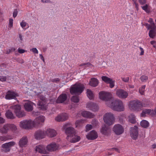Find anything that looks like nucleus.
<instances>
[{"mask_svg": "<svg viewBox=\"0 0 156 156\" xmlns=\"http://www.w3.org/2000/svg\"><path fill=\"white\" fill-rule=\"evenodd\" d=\"M67 139L70 142L75 143L79 141L80 140V136L76 134V133L70 136L69 137V139Z\"/></svg>", "mask_w": 156, "mask_h": 156, "instance_id": "obj_22", "label": "nucleus"}, {"mask_svg": "<svg viewBox=\"0 0 156 156\" xmlns=\"http://www.w3.org/2000/svg\"><path fill=\"white\" fill-rule=\"evenodd\" d=\"M86 131H88L92 129V126L90 124H87L86 125Z\"/></svg>", "mask_w": 156, "mask_h": 156, "instance_id": "obj_48", "label": "nucleus"}, {"mask_svg": "<svg viewBox=\"0 0 156 156\" xmlns=\"http://www.w3.org/2000/svg\"><path fill=\"white\" fill-rule=\"evenodd\" d=\"M87 97L90 100H92L94 98V95L92 91L90 90L87 89Z\"/></svg>", "mask_w": 156, "mask_h": 156, "instance_id": "obj_32", "label": "nucleus"}, {"mask_svg": "<svg viewBox=\"0 0 156 156\" xmlns=\"http://www.w3.org/2000/svg\"><path fill=\"white\" fill-rule=\"evenodd\" d=\"M133 2L134 3V4H135V8L137 9L138 8V4L136 2V1L135 0H133Z\"/></svg>", "mask_w": 156, "mask_h": 156, "instance_id": "obj_61", "label": "nucleus"}, {"mask_svg": "<svg viewBox=\"0 0 156 156\" xmlns=\"http://www.w3.org/2000/svg\"><path fill=\"white\" fill-rule=\"evenodd\" d=\"M86 107L94 112L97 111L98 109V107L96 103L91 102L87 103Z\"/></svg>", "mask_w": 156, "mask_h": 156, "instance_id": "obj_15", "label": "nucleus"}, {"mask_svg": "<svg viewBox=\"0 0 156 156\" xmlns=\"http://www.w3.org/2000/svg\"><path fill=\"white\" fill-rule=\"evenodd\" d=\"M139 48L140 50V55H144V50L143 48L140 47H139Z\"/></svg>", "mask_w": 156, "mask_h": 156, "instance_id": "obj_55", "label": "nucleus"}, {"mask_svg": "<svg viewBox=\"0 0 156 156\" xmlns=\"http://www.w3.org/2000/svg\"><path fill=\"white\" fill-rule=\"evenodd\" d=\"M71 100L72 101L76 103L78 102L79 101V97L77 96H73L71 98Z\"/></svg>", "mask_w": 156, "mask_h": 156, "instance_id": "obj_44", "label": "nucleus"}, {"mask_svg": "<svg viewBox=\"0 0 156 156\" xmlns=\"http://www.w3.org/2000/svg\"><path fill=\"white\" fill-rule=\"evenodd\" d=\"M8 140V138L6 136H0V141H5Z\"/></svg>", "mask_w": 156, "mask_h": 156, "instance_id": "obj_49", "label": "nucleus"}, {"mask_svg": "<svg viewBox=\"0 0 156 156\" xmlns=\"http://www.w3.org/2000/svg\"><path fill=\"white\" fill-rule=\"evenodd\" d=\"M46 133L48 136L51 137L55 136L56 134V131L54 129H47Z\"/></svg>", "mask_w": 156, "mask_h": 156, "instance_id": "obj_27", "label": "nucleus"}, {"mask_svg": "<svg viewBox=\"0 0 156 156\" xmlns=\"http://www.w3.org/2000/svg\"><path fill=\"white\" fill-rule=\"evenodd\" d=\"M148 22L150 23V24H149L150 25V27H152L153 24L154 25V27H155V24L154 23L153 19L152 18H150L149 19V20H148Z\"/></svg>", "mask_w": 156, "mask_h": 156, "instance_id": "obj_47", "label": "nucleus"}, {"mask_svg": "<svg viewBox=\"0 0 156 156\" xmlns=\"http://www.w3.org/2000/svg\"><path fill=\"white\" fill-rule=\"evenodd\" d=\"M17 126L14 124L7 123L3 126L0 129V132L2 134H6L9 131L15 132L17 129Z\"/></svg>", "mask_w": 156, "mask_h": 156, "instance_id": "obj_2", "label": "nucleus"}, {"mask_svg": "<svg viewBox=\"0 0 156 156\" xmlns=\"http://www.w3.org/2000/svg\"><path fill=\"white\" fill-rule=\"evenodd\" d=\"M65 133L67 135V138L69 139V137L72 136L74 133H76V131L74 128L69 127H67L65 130Z\"/></svg>", "mask_w": 156, "mask_h": 156, "instance_id": "obj_20", "label": "nucleus"}, {"mask_svg": "<svg viewBox=\"0 0 156 156\" xmlns=\"http://www.w3.org/2000/svg\"><path fill=\"white\" fill-rule=\"evenodd\" d=\"M5 119L0 116V124H2L5 122Z\"/></svg>", "mask_w": 156, "mask_h": 156, "instance_id": "obj_60", "label": "nucleus"}, {"mask_svg": "<svg viewBox=\"0 0 156 156\" xmlns=\"http://www.w3.org/2000/svg\"><path fill=\"white\" fill-rule=\"evenodd\" d=\"M142 106L141 102L138 100H133L130 101L129 104V107L131 110L139 111Z\"/></svg>", "mask_w": 156, "mask_h": 156, "instance_id": "obj_7", "label": "nucleus"}, {"mask_svg": "<svg viewBox=\"0 0 156 156\" xmlns=\"http://www.w3.org/2000/svg\"><path fill=\"white\" fill-rule=\"evenodd\" d=\"M84 122V121L82 119L77 120L75 123L76 127H77L82 126Z\"/></svg>", "mask_w": 156, "mask_h": 156, "instance_id": "obj_37", "label": "nucleus"}, {"mask_svg": "<svg viewBox=\"0 0 156 156\" xmlns=\"http://www.w3.org/2000/svg\"><path fill=\"white\" fill-rule=\"evenodd\" d=\"M142 9L144 10L146 12L148 13L149 12V10L148 8V5L147 4L143 6H141Z\"/></svg>", "mask_w": 156, "mask_h": 156, "instance_id": "obj_45", "label": "nucleus"}, {"mask_svg": "<svg viewBox=\"0 0 156 156\" xmlns=\"http://www.w3.org/2000/svg\"><path fill=\"white\" fill-rule=\"evenodd\" d=\"M140 79L142 82H146L148 80V77L146 75H143L141 76Z\"/></svg>", "mask_w": 156, "mask_h": 156, "instance_id": "obj_43", "label": "nucleus"}, {"mask_svg": "<svg viewBox=\"0 0 156 156\" xmlns=\"http://www.w3.org/2000/svg\"><path fill=\"white\" fill-rule=\"evenodd\" d=\"M129 121L132 123L134 124L136 122L135 116L133 114H130L129 116Z\"/></svg>", "mask_w": 156, "mask_h": 156, "instance_id": "obj_35", "label": "nucleus"}, {"mask_svg": "<svg viewBox=\"0 0 156 156\" xmlns=\"http://www.w3.org/2000/svg\"><path fill=\"white\" fill-rule=\"evenodd\" d=\"M12 108L14 109V112L15 113L16 112V111L18 112L21 110V107L20 105H16L12 106Z\"/></svg>", "mask_w": 156, "mask_h": 156, "instance_id": "obj_39", "label": "nucleus"}, {"mask_svg": "<svg viewBox=\"0 0 156 156\" xmlns=\"http://www.w3.org/2000/svg\"><path fill=\"white\" fill-rule=\"evenodd\" d=\"M113 131L117 135H120L124 132V128L119 124L115 125L113 128Z\"/></svg>", "mask_w": 156, "mask_h": 156, "instance_id": "obj_10", "label": "nucleus"}, {"mask_svg": "<svg viewBox=\"0 0 156 156\" xmlns=\"http://www.w3.org/2000/svg\"><path fill=\"white\" fill-rule=\"evenodd\" d=\"M15 113L16 116L19 118L23 117L26 115L25 112L23 111H21V110L18 112L16 111Z\"/></svg>", "mask_w": 156, "mask_h": 156, "instance_id": "obj_34", "label": "nucleus"}, {"mask_svg": "<svg viewBox=\"0 0 156 156\" xmlns=\"http://www.w3.org/2000/svg\"><path fill=\"white\" fill-rule=\"evenodd\" d=\"M45 132L42 130H38L35 134V138L37 139H40L43 138L45 135Z\"/></svg>", "mask_w": 156, "mask_h": 156, "instance_id": "obj_25", "label": "nucleus"}, {"mask_svg": "<svg viewBox=\"0 0 156 156\" xmlns=\"http://www.w3.org/2000/svg\"><path fill=\"white\" fill-rule=\"evenodd\" d=\"M33 105H36L30 101H28L24 105V108L26 111L30 112L33 109Z\"/></svg>", "mask_w": 156, "mask_h": 156, "instance_id": "obj_19", "label": "nucleus"}, {"mask_svg": "<svg viewBox=\"0 0 156 156\" xmlns=\"http://www.w3.org/2000/svg\"><path fill=\"white\" fill-rule=\"evenodd\" d=\"M18 13V12L16 9L14 10L13 14V16L14 18H15L17 16Z\"/></svg>", "mask_w": 156, "mask_h": 156, "instance_id": "obj_53", "label": "nucleus"}, {"mask_svg": "<svg viewBox=\"0 0 156 156\" xmlns=\"http://www.w3.org/2000/svg\"><path fill=\"white\" fill-rule=\"evenodd\" d=\"M98 137L97 133L94 130H92L89 132L86 136L87 138L89 140H94Z\"/></svg>", "mask_w": 156, "mask_h": 156, "instance_id": "obj_18", "label": "nucleus"}, {"mask_svg": "<svg viewBox=\"0 0 156 156\" xmlns=\"http://www.w3.org/2000/svg\"><path fill=\"white\" fill-rule=\"evenodd\" d=\"M140 125L142 127L146 128L148 127L149 123L147 121L145 120H143L141 121Z\"/></svg>", "mask_w": 156, "mask_h": 156, "instance_id": "obj_38", "label": "nucleus"}, {"mask_svg": "<svg viewBox=\"0 0 156 156\" xmlns=\"http://www.w3.org/2000/svg\"><path fill=\"white\" fill-rule=\"evenodd\" d=\"M68 118V116L66 113H62L58 115L55 118V120L57 122L63 121L66 120Z\"/></svg>", "mask_w": 156, "mask_h": 156, "instance_id": "obj_16", "label": "nucleus"}, {"mask_svg": "<svg viewBox=\"0 0 156 156\" xmlns=\"http://www.w3.org/2000/svg\"><path fill=\"white\" fill-rule=\"evenodd\" d=\"M67 98V96L66 94H62L58 98L56 102L58 103H61L65 101Z\"/></svg>", "mask_w": 156, "mask_h": 156, "instance_id": "obj_26", "label": "nucleus"}, {"mask_svg": "<svg viewBox=\"0 0 156 156\" xmlns=\"http://www.w3.org/2000/svg\"><path fill=\"white\" fill-rule=\"evenodd\" d=\"M5 116L7 118L9 119H13L15 118L12 113L9 110L6 112Z\"/></svg>", "mask_w": 156, "mask_h": 156, "instance_id": "obj_33", "label": "nucleus"}, {"mask_svg": "<svg viewBox=\"0 0 156 156\" xmlns=\"http://www.w3.org/2000/svg\"><path fill=\"white\" fill-rule=\"evenodd\" d=\"M13 20L12 19L10 18L9 20V27L11 28L13 27Z\"/></svg>", "mask_w": 156, "mask_h": 156, "instance_id": "obj_46", "label": "nucleus"}, {"mask_svg": "<svg viewBox=\"0 0 156 156\" xmlns=\"http://www.w3.org/2000/svg\"><path fill=\"white\" fill-rule=\"evenodd\" d=\"M98 121L96 119H94L92 121V123L95 126H96L98 124Z\"/></svg>", "mask_w": 156, "mask_h": 156, "instance_id": "obj_57", "label": "nucleus"}, {"mask_svg": "<svg viewBox=\"0 0 156 156\" xmlns=\"http://www.w3.org/2000/svg\"><path fill=\"white\" fill-rule=\"evenodd\" d=\"M40 58L44 62L45 61L44 59V58L42 54H40L39 55Z\"/></svg>", "mask_w": 156, "mask_h": 156, "instance_id": "obj_64", "label": "nucleus"}, {"mask_svg": "<svg viewBox=\"0 0 156 156\" xmlns=\"http://www.w3.org/2000/svg\"><path fill=\"white\" fill-rule=\"evenodd\" d=\"M18 51L20 54H22L25 52L24 50L23 49H20V48L18 49Z\"/></svg>", "mask_w": 156, "mask_h": 156, "instance_id": "obj_58", "label": "nucleus"}, {"mask_svg": "<svg viewBox=\"0 0 156 156\" xmlns=\"http://www.w3.org/2000/svg\"><path fill=\"white\" fill-rule=\"evenodd\" d=\"M99 96L100 98L105 101L106 105L107 103H109L112 101L111 99L112 98V95L110 93L102 91L99 93Z\"/></svg>", "mask_w": 156, "mask_h": 156, "instance_id": "obj_5", "label": "nucleus"}, {"mask_svg": "<svg viewBox=\"0 0 156 156\" xmlns=\"http://www.w3.org/2000/svg\"><path fill=\"white\" fill-rule=\"evenodd\" d=\"M80 67L83 66L84 69H87L88 67H92L93 65L90 63H83L80 65Z\"/></svg>", "mask_w": 156, "mask_h": 156, "instance_id": "obj_36", "label": "nucleus"}, {"mask_svg": "<svg viewBox=\"0 0 156 156\" xmlns=\"http://www.w3.org/2000/svg\"><path fill=\"white\" fill-rule=\"evenodd\" d=\"M59 148V146L55 143H53L47 146V150L49 151H54L58 150Z\"/></svg>", "mask_w": 156, "mask_h": 156, "instance_id": "obj_23", "label": "nucleus"}, {"mask_svg": "<svg viewBox=\"0 0 156 156\" xmlns=\"http://www.w3.org/2000/svg\"><path fill=\"white\" fill-rule=\"evenodd\" d=\"M114 82V81L112 80L111 82L108 83L110 84V87L111 88H112L114 87L115 85Z\"/></svg>", "mask_w": 156, "mask_h": 156, "instance_id": "obj_51", "label": "nucleus"}, {"mask_svg": "<svg viewBox=\"0 0 156 156\" xmlns=\"http://www.w3.org/2000/svg\"><path fill=\"white\" fill-rule=\"evenodd\" d=\"M99 83L98 80L96 78H93L91 79L90 81V85L93 87L97 86Z\"/></svg>", "mask_w": 156, "mask_h": 156, "instance_id": "obj_28", "label": "nucleus"}, {"mask_svg": "<svg viewBox=\"0 0 156 156\" xmlns=\"http://www.w3.org/2000/svg\"><path fill=\"white\" fill-rule=\"evenodd\" d=\"M144 25L148 30L150 29L149 32V36L151 38H154L155 35L156 27H154L153 24L152 27H150V25L148 23H145Z\"/></svg>", "mask_w": 156, "mask_h": 156, "instance_id": "obj_12", "label": "nucleus"}, {"mask_svg": "<svg viewBox=\"0 0 156 156\" xmlns=\"http://www.w3.org/2000/svg\"><path fill=\"white\" fill-rule=\"evenodd\" d=\"M146 87L145 85H144L140 87L139 90L140 93L141 95H143L144 94L145 89Z\"/></svg>", "mask_w": 156, "mask_h": 156, "instance_id": "obj_42", "label": "nucleus"}, {"mask_svg": "<svg viewBox=\"0 0 156 156\" xmlns=\"http://www.w3.org/2000/svg\"><path fill=\"white\" fill-rule=\"evenodd\" d=\"M35 126V122L31 120H24L20 122V127L25 129H28L32 128Z\"/></svg>", "mask_w": 156, "mask_h": 156, "instance_id": "obj_6", "label": "nucleus"}, {"mask_svg": "<svg viewBox=\"0 0 156 156\" xmlns=\"http://www.w3.org/2000/svg\"><path fill=\"white\" fill-rule=\"evenodd\" d=\"M122 80L125 82H127L129 81V77H123L122 78Z\"/></svg>", "mask_w": 156, "mask_h": 156, "instance_id": "obj_54", "label": "nucleus"}, {"mask_svg": "<svg viewBox=\"0 0 156 156\" xmlns=\"http://www.w3.org/2000/svg\"><path fill=\"white\" fill-rule=\"evenodd\" d=\"M20 25L23 29H24L26 27H27V28H28L29 27L28 24L24 20H22V22L20 23Z\"/></svg>", "mask_w": 156, "mask_h": 156, "instance_id": "obj_41", "label": "nucleus"}, {"mask_svg": "<svg viewBox=\"0 0 156 156\" xmlns=\"http://www.w3.org/2000/svg\"><path fill=\"white\" fill-rule=\"evenodd\" d=\"M30 51H32L34 54H38V51L36 48H33L30 49Z\"/></svg>", "mask_w": 156, "mask_h": 156, "instance_id": "obj_50", "label": "nucleus"}, {"mask_svg": "<svg viewBox=\"0 0 156 156\" xmlns=\"http://www.w3.org/2000/svg\"><path fill=\"white\" fill-rule=\"evenodd\" d=\"M40 100L38 103L39 108L43 110H45L47 108L46 98L43 95H40Z\"/></svg>", "mask_w": 156, "mask_h": 156, "instance_id": "obj_9", "label": "nucleus"}, {"mask_svg": "<svg viewBox=\"0 0 156 156\" xmlns=\"http://www.w3.org/2000/svg\"><path fill=\"white\" fill-rule=\"evenodd\" d=\"M84 88L83 85L81 83L75 84L70 88V92L72 94H80L83 91Z\"/></svg>", "mask_w": 156, "mask_h": 156, "instance_id": "obj_3", "label": "nucleus"}, {"mask_svg": "<svg viewBox=\"0 0 156 156\" xmlns=\"http://www.w3.org/2000/svg\"><path fill=\"white\" fill-rule=\"evenodd\" d=\"M28 142V140L27 136H23L19 142L18 144L20 147L23 148L25 146Z\"/></svg>", "mask_w": 156, "mask_h": 156, "instance_id": "obj_24", "label": "nucleus"}, {"mask_svg": "<svg viewBox=\"0 0 156 156\" xmlns=\"http://www.w3.org/2000/svg\"><path fill=\"white\" fill-rule=\"evenodd\" d=\"M101 79L103 81L105 82L106 83H108L112 79L106 76H102Z\"/></svg>", "mask_w": 156, "mask_h": 156, "instance_id": "obj_40", "label": "nucleus"}, {"mask_svg": "<svg viewBox=\"0 0 156 156\" xmlns=\"http://www.w3.org/2000/svg\"><path fill=\"white\" fill-rule=\"evenodd\" d=\"M130 136L132 139L136 140L138 136V127L135 126L133 127L130 128Z\"/></svg>", "mask_w": 156, "mask_h": 156, "instance_id": "obj_13", "label": "nucleus"}, {"mask_svg": "<svg viewBox=\"0 0 156 156\" xmlns=\"http://www.w3.org/2000/svg\"><path fill=\"white\" fill-rule=\"evenodd\" d=\"M15 50L14 48H12L11 49H9V51H7V53H9L11 52L14 51Z\"/></svg>", "mask_w": 156, "mask_h": 156, "instance_id": "obj_59", "label": "nucleus"}, {"mask_svg": "<svg viewBox=\"0 0 156 156\" xmlns=\"http://www.w3.org/2000/svg\"><path fill=\"white\" fill-rule=\"evenodd\" d=\"M103 120L104 122L108 126L112 125L115 121L113 114L111 113H106L104 116Z\"/></svg>", "mask_w": 156, "mask_h": 156, "instance_id": "obj_4", "label": "nucleus"}, {"mask_svg": "<svg viewBox=\"0 0 156 156\" xmlns=\"http://www.w3.org/2000/svg\"><path fill=\"white\" fill-rule=\"evenodd\" d=\"M17 96V94L13 91L9 90L6 93L5 98L8 100L15 99Z\"/></svg>", "mask_w": 156, "mask_h": 156, "instance_id": "obj_17", "label": "nucleus"}, {"mask_svg": "<svg viewBox=\"0 0 156 156\" xmlns=\"http://www.w3.org/2000/svg\"><path fill=\"white\" fill-rule=\"evenodd\" d=\"M138 1L141 5H143L146 2V0H138Z\"/></svg>", "mask_w": 156, "mask_h": 156, "instance_id": "obj_56", "label": "nucleus"}, {"mask_svg": "<svg viewBox=\"0 0 156 156\" xmlns=\"http://www.w3.org/2000/svg\"><path fill=\"white\" fill-rule=\"evenodd\" d=\"M6 80V77L5 76H0V81L2 82L5 81Z\"/></svg>", "mask_w": 156, "mask_h": 156, "instance_id": "obj_52", "label": "nucleus"}, {"mask_svg": "<svg viewBox=\"0 0 156 156\" xmlns=\"http://www.w3.org/2000/svg\"><path fill=\"white\" fill-rule=\"evenodd\" d=\"M155 114H156V108L154 110L145 109L143 110L141 114V116L143 117L145 116L146 115L150 114L153 115Z\"/></svg>", "mask_w": 156, "mask_h": 156, "instance_id": "obj_14", "label": "nucleus"}, {"mask_svg": "<svg viewBox=\"0 0 156 156\" xmlns=\"http://www.w3.org/2000/svg\"><path fill=\"white\" fill-rule=\"evenodd\" d=\"M101 131L103 134L105 135H108L109 132V127L105 125L103 126L101 129Z\"/></svg>", "mask_w": 156, "mask_h": 156, "instance_id": "obj_31", "label": "nucleus"}, {"mask_svg": "<svg viewBox=\"0 0 156 156\" xmlns=\"http://www.w3.org/2000/svg\"><path fill=\"white\" fill-rule=\"evenodd\" d=\"M35 151H36L41 154H46L47 153L45 147L42 145L37 146L36 147Z\"/></svg>", "mask_w": 156, "mask_h": 156, "instance_id": "obj_21", "label": "nucleus"}, {"mask_svg": "<svg viewBox=\"0 0 156 156\" xmlns=\"http://www.w3.org/2000/svg\"><path fill=\"white\" fill-rule=\"evenodd\" d=\"M16 143L14 141H11L3 144L2 146L1 151L4 152H9L11 150V148L14 146Z\"/></svg>", "mask_w": 156, "mask_h": 156, "instance_id": "obj_8", "label": "nucleus"}, {"mask_svg": "<svg viewBox=\"0 0 156 156\" xmlns=\"http://www.w3.org/2000/svg\"><path fill=\"white\" fill-rule=\"evenodd\" d=\"M44 116H40L37 117L34 122H35V125L37 124H40L41 123L43 122L44 121Z\"/></svg>", "mask_w": 156, "mask_h": 156, "instance_id": "obj_30", "label": "nucleus"}, {"mask_svg": "<svg viewBox=\"0 0 156 156\" xmlns=\"http://www.w3.org/2000/svg\"><path fill=\"white\" fill-rule=\"evenodd\" d=\"M7 65L5 64V63H2L1 65V67H2V68H6L7 67Z\"/></svg>", "mask_w": 156, "mask_h": 156, "instance_id": "obj_63", "label": "nucleus"}, {"mask_svg": "<svg viewBox=\"0 0 156 156\" xmlns=\"http://www.w3.org/2000/svg\"><path fill=\"white\" fill-rule=\"evenodd\" d=\"M107 105L114 111L121 112L124 110V105L119 99L112 100L110 102L107 103Z\"/></svg>", "mask_w": 156, "mask_h": 156, "instance_id": "obj_1", "label": "nucleus"}, {"mask_svg": "<svg viewBox=\"0 0 156 156\" xmlns=\"http://www.w3.org/2000/svg\"><path fill=\"white\" fill-rule=\"evenodd\" d=\"M116 94L117 96L121 99H125L128 95V93L123 89H119L116 90Z\"/></svg>", "mask_w": 156, "mask_h": 156, "instance_id": "obj_11", "label": "nucleus"}, {"mask_svg": "<svg viewBox=\"0 0 156 156\" xmlns=\"http://www.w3.org/2000/svg\"><path fill=\"white\" fill-rule=\"evenodd\" d=\"M41 2L43 3H51V1L50 0H41Z\"/></svg>", "mask_w": 156, "mask_h": 156, "instance_id": "obj_62", "label": "nucleus"}, {"mask_svg": "<svg viewBox=\"0 0 156 156\" xmlns=\"http://www.w3.org/2000/svg\"><path fill=\"white\" fill-rule=\"evenodd\" d=\"M81 114L83 117L86 118H92L94 117V115L92 113L86 111L82 112Z\"/></svg>", "mask_w": 156, "mask_h": 156, "instance_id": "obj_29", "label": "nucleus"}]
</instances>
